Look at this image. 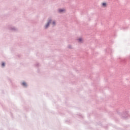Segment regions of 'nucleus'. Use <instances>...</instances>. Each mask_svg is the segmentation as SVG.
<instances>
[{"mask_svg":"<svg viewBox=\"0 0 130 130\" xmlns=\"http://www.w3.org/2000/svg\"><path fill=\"white\" fill-rule=\"evenodd\" d=\"M52 24H53V25H55V22L54 21H53Z\"/></svg>","mask_w":130,"mask_h":130,"instance_id":"0eeeda50","label":"nucleus"},{"mask_svg":"<svg viewBox=\"0 0 130 130\" xmlns=\"http://www.w3.org/2000/svg\"><path fill=\"white\" fill-rule=\"evenodd\" d=\"M2 67H5V63H4V62H3V63H2Z\"/></svg>","mask_w":130,"mask_h":130,"instance_id":"423d86ee","label":"nucleus"},{"mask_svg":"<svg viewBox=\"0 0 130 130\" xmlns=\"http://www.w3.org/2000/svg\"><path fill=\"white\" fill-rule=\"evenodd\" d=\"M65 10L64 9H59V13H62V12H64Z\"/></svg>","mask_w":130,"mask_h":130,"instance_id":"f03ea898","label":"nucleus"},{"mask_svg":"<svg viewBox=\"0 0 130 130\" xmlns=\"http://www.w3.org/2000/svg\"><path fill=\"white\" fill-rule=\"evenodd\" d=\"M51 22V20H50V21L48 22L47 24L45 26L46 29L47 28H48V26H49V24H50Z\"/></svg>","mask_w":130,"mask_h":130,"instance_id":"f257e3e1","label":"nucleus"},{"mask_svg":"<svg viewBox=\"0 0 130 130\" xmlns=\"http://www.w3.org/2000/svg\"><path fill=\"white\" fill-rule=\"evenodd\" d=\"M78 41H79V42H81V41H82V38H79V39H78Z\"/></svg>","mask_w":130,"mask_h":130,"instance_id":"39448f33","label":"nucleus"},{"mask_svg":"<svg viewBox=\"0 0 130 130\" xmlns=\"http://www.w3.org/2000/svg\"><path fill=\"white\" fill-rule=\"evenodd\" d=\"M102 6H103V7H106V3H103Z\"/></svg>","mask_w":130,"mask_h":130,"instance_id":"7ed1b4c3","label":"nucleus"},{"mask_svg":"<svg viewBox=\"0 0 130 130\" xmlns=\"http://www.w3.org/2000/svg\"><path fill=\"white\" fill-rule=\"evenodd\" d=\"M22 85H23V86H26V82H23V83H22Z\"/></svg>","mask_w":130,"mask_h":130,"instance_id":"20e7f679","label":"nucleus"}]
</instances>
